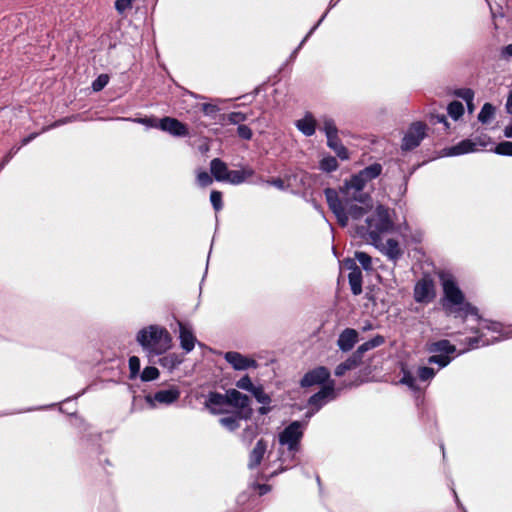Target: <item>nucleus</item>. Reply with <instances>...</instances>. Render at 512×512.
I'll use <instances>...</instances> for the list:
<instances>
[{"label":"nucleus","instance_id":"f257e3e1","mask_svg":"<svg viewBox=\"0 0 512 512\" xmlns=\"http://www.w3.org/2000/svg\"><path fill=\"white\" fill-rule=\"evenodd\" d=\"M329 208L341 226H346L349 217L359 219L373 208L370 194H325Z\"/></svg>","mask_w":512,"mask_h":512},{"label":"nucleus","instance_id":"f03ea898","mask_svg":"<svg viewBox=\"0 0 512 512\" xmlns=\"http://www.w3.org/2000/svg\"><path fill=\"white\" fill-rule=\"evenodd\" d=\"M443 288L442 307L448 316L465 319L468 315H477V308L466 301L455 277L446 271L439 273Z\"/></svg>","mask_w":512,"mask_h":512},{"label":"nucleus","instance_id":"7ed1b4c3","mask_svg":"<svg viewBox=\"0 0 512 512\" xmlns=\"http://www.w3.org/2000/svg\"><path fill=\"white\" fill-rule=\"evenodd\" d=\"M136 341L150 361L166 353L172 346V337L168 330L155 324L140 329L136 334Z\"/></svg>","mask_w":512,"mask_h":512},{"label":"nucleus","instance_id":"20e7f679","mask_svg":"<svg viewBox=\"0 0 512 512\" xmlns=\"http://www.w3.org/2000/svg\"><path fill=\"white\" fill-rule=\"evenodd\" d=\"M394 223L390 210L383 205H378L374 213L366 218L365 225L358 228L362 236L368 235L374 245H378L381 233L392 231Z\"/></svg>","mask_w":512,"mask_h":512},{"label":"nucleus","instance_id":"39448f33","mask_svg":"<svg viewBox=\"0 0 512 512\" xmlns=\"http://www.w3.org/2000/svg\"><path fill=\"white\" fill-rule=\"evenodd\" d=\"M210 170L217 180L232 184H239L251 175L250 171L229 170L227 165L218 158L211 161Z\"/></svg>","mask_w":512,"mask_h":512},{"label":"nucleus","instance_id":"423d86ee","mask_svg":"<svg viewBox=\"0 0 512 512\" xmlns=\"http://www.w3.org/2000/svg\"><path fill=\"white\" fill-rule=\"evenodd\" d=\"M304 423L293 421L279 434V443L287 446L288 450L295 453L299 450V444L303 437Z\"/></svg>","mask_w":512,"mask_h":512},{"label":"nucleus","instance_id":"0eeeda50","mask_svg":"<svg viewBox=\"0 0 512 512\" xmlns=\"http://www.w3.org/2000/svg\"><path fill=\"white\" fill-rule=\"evenodd\" d=\"M436 296L435 283L429 275H424L414 287V300L417 303H430Z\"/></svg>","mask_w":512,"mask_h":512},{"label":"nucleus","instance_id":"6e6552de","mask_svg":"<svg viewBox=\"0 0 512 512\" xmlns=\"http://www.w3.org/2000/svg\"><path fill=\"white\" fill-rule=\"evenodd\" d=\"M380 173L381 166L379 164L371 165L354 175L347 183V187L356 191L363 190L367 187V183L378 177Z\"/></svg>","mask_w":512,"mask_h":512},{"label":"nucleus","instance_id":"1a4fd4ad","mask_svg":"<svg viewBox=\"0 0 512 512\" xmlns=\"http://www.w3.org/2000/svg\"><path fill=\"white\" fill-rule=\"evenodd\" d=\"M425 130L426 126L423 123H413L403 138L402 149L408 151L416 148L425 137Z\"/></svg>","mask_w":512,"mask_h":512},{"label":"nucleus","instance_id":"9d476101","mask_svg":"<svg viewBox=\"0 0 512 512\" xmlns=\"http://www.w3.org/2000/svg\"><path fill=\"white\" fill-rule=\"evenodd\" d=\"M179 397L180 390L177 387H171L169 389L159 390L154 395H147L145 399L150 406L155 407V402L170 405L177 401Z\"/></svg>","mask_w":512,"mask_h":512},{"label":"nucleus","instance_id":"9b49d317","mask_svg":"<svg viewBox=\"0 0 512 512\" xmlns=\"http://www.w3.org/2000/svg\"><path fill=\"white\" fill-rule=\"evenodd\" d=\"M224 359L235 369L239 371L247 370L249 368H256L257 362L254 359L248 358L239 352L229 351L224 355Z\"/></svg>","mask_w":512,"mask_h":512},{"label":"nucleus","instance_id":"f8f14e48","mask_svg":"<svg viewBox=\"0 0 512 512\" xmlns=\"http://www.w3.org/2000/svg\"><path fill=\"white\" fill-rule=\"evenodd\" d=\"M205 406L210 413L217 415L227 413L229 403L226 394L212 392L209 394L208 399L205 402Z\"/></svg>","mask_w":512,"mask_h":512},{"label":"nucleus","instance_id":"ddd939ff","mask_svg":"<svg viewBox=\"0 0 512 512\" xmlns=\"http://www.w3.org/2000/svg\"><path fill=\"white\" fill-rule=\"evenodd\" d=\"M159 128L173 136L182 137L188 135V128L176 118L164 117L159 121Z\"/></svg>","mask_w":512,"mask_h":512},{"label":"nucleus","instance_id":"4468645a","mask_svg":"<svg viewBox=\"0 0 512 512\" xmlns=\"http://www.w3.org/2000/svg\"><path fill=\"white\" fill-rule=\"evenodd\" d=\"M334 397V384L329 383L324 385L321 390L309 398L308 404L311 407H315V410H319L323 405L327 403L329 399Z\"/></svg>","mask_w":512,"mask_h":512},{"label":"nucleus","instance_id":"2eb2a0df","mask_svg":"<svg viewBox=\"0 0 512 512\" xmlns=\"http://www.w3.org/2000/svg\"><path fill=\"white\" fill-rule=\"evenodd\" d=\"M346 266L350 270L348 280L351 291L354 295H359L362 293V271L353 260H348Z\"/></svg>","mask_w":512,"mask_h":512},{"label":"nucleus","instance_id":"dca6fc26","mask_svg":"<svg viewBox=\"0 0 512 512\" xmlns=\"http://www.w3.org/2000/svg\"><path fill=\"white\" fill-rule=\"evenodd\" d=\"M330 376V372L325 367H318L308 373L301 380V385L303 387H309L316 384L324 383L328 380Z\"/></svg>","mask_w":512,"mask_h":512},{"label":"nucleus","instance_id":"f3484780","mask_svg":"<svg viewBox=\"0 0 512 512\" xmlns=\"http://www.w3.org/2000/svg\"><path fill=\"white\" fill-rule=\"evenodd\" d=\"M178 325L180 346L186 353H189L195 347L196 337L194 336L193 331L190 327H188L182 322H179Z\"/></svg>","mask_w":512,"mask_h":512},{"label":"nucleus","instance_id":"a211bd4d","mask_svg":"<svg viewBox=\"0 0 512 512\" xmlns=\"http://www.w3.org/2000/svg\"><path fill=\"white\" fill-rule=\"evenodd\" d=\"M375 246L392 260H396L402 255L400 245L395 239H387L386 242H382L379 238L378 245Z\"/></svg>","mask_w":512,"mask_h":512},{"label":"nucleus","instance_id":"6ab92c4d","mask_svg":"<svg viewBox=\"0 0 512 512\" xmlns=\"http://www.w3.org/2000/svg\"><path fill=\"white\" fill-rule=\"evenodd\" d=\"M357 339L358 332L355 329L346 328L339 335L337 344L342 351L347 352L353 348V346L357 342Z\"/></svg>","mask_w":512,"mask_h":512},{"label":"nucleus","instance_id":"aec40b11","mask_svg":"<svg viewBox=\"0 0 512 512\" xmlns=\"http://www.w3.org/2000/svg\"><path fill=\"white\" fill-rule=\"evenodd\" d=\"M226 397L229 403V406L237 408L239 410H244L249 406V397L236 389H230L226 391Z\"/></svg>","mask_w":512,"mask_h":512},{"label":"nucleus","instance_id":"412c9836","mask_svg":"<svg viewBox=\"0 0 512 512\" xmlns=\"http://www.w3.org/2000/svg\"><path fill=\"white\" fill-rule=\"evenodd\" d=\"M266 449H267L266 442L263 439H260L256 443L255 447L253 448V450L250 453L249 462H248V467L250 469L257 467L261 463V461L264 457V454L266 452Z\"/></svg>","mask_w":512,"mask_h":512},{"label":"nucleus","instance_id":"4be33fe9","mask_svg":"<svg viewBox=\"0 0 512 512\" xmlns=\"http://www.w3.org/2000/svg\"><path fill=\"white\" fill-rule=\"evenodd\" d=\"M427 350L430 353L444 354L450 356L456 351V347L451 344L448 340H439L436 342L429 343Z\"/></svg>","mask_w":512,"mask_h":512},{"label":"nucleus","instance_id":"5701e85b","mask_svg":"<svg viewBox=\"0 0 512 512\" xmlns=\"http://www.w3.org/2000/svg\"><path fill=\"white\" fill-rule=\"evenodd\" d=\"M475 143L470 140H463L455 146L444 150L443 156H455L474 151Z\"/></svg>","mask_w":512,"mask_h":512},{"label":"nucleus","instance_id":"b1692460","mask_svg":"<svg viewBox=\"0 0 512 512\" xmlns=\"http://www.w3.org/2000/svg\"><path fill=\"white\" fill-rule=\"evenodd\" d=\"M296 127L306 136H312L315 133L316 120L311 113H306L304 118L297 120Z\"/></svg>","mask_w":512,"mask_h":512},{"label":"nucleus","instance_id":"393cba45","mask_svg":"<svg viewBox=\"0 0 512 512\" xmlns=\"http://www.w3.org/2000/svg\"><path fill=\"white\" fill-rule=\"evenodd\" d=\"M384 341L385 339L383 336L377 335L371 340L361 344L353 354L361 361L365 352L382 345Z\"/></svg>","mask_w":512,"mask_h":512},{"label":"nucleus","instance_id":"a878e982","mask_svg":"<svg viewBox=\"0 0 512 512\" xmlns=\"http://www.w3.org/2000/svg\"><path fill=\"white\" fill-rule=\"evenodd\" d=\"M360 360L353 354L346 361L340 363L335 369L336 376H343L347 371L355 369L359 364Z\"/></svg>","mask_w":512,"mask_h":512},{"label":"nucleus","instance_id":"bb28decb","mask_svg":"<svg viewBox=\"0 0 512 512\" xmlns=\"http://www.w3.org/2000/svg\"><path fill=\"white\" fill-rule=\"evenodd\" d=\"M327 145L332 150L335 151L337 156L342 160H347L349 158V153L347 149L342 145L340 139L337 137H332L331 139L327 140Z\"/></svg>","mask_w":512,"mask_h":512},{"label":"nucleus","instance_id":"cd10ccee","mask_svg":"<svg viewBox=\"0 0 512 512\" xmlns=\"http://www.w3.org/2000/svg\"><path fill=\"white\" fill-rule=\"evenodd\" d=\"M323 124V130L326 134L327 140L331 139L332 137H337L338 135V129L334 123V121L331 118L324 117L322 119Z\"/></svg>","mask_w":512,"mask_h":512},{"label":"nucleus","instance_id":"c85d7f7f","mask_svg":"<svg viewBox=\"0 0 512 512\" xmlns=\"http://www.w3.org/2000/svg\"><path fill=\"white\" fill-rule=\"evenodd\" d=\"M219 423L221 426L231 432L240 427L239 418L235 415L222 417L219 419Z\"/></svg>","mask_w":512,"mask_h":512},{"label":"nucleus","instance_id":"c756f323","mask_svg":"<svg viewBox=\"0 0 512 512\" xmlns=\"http://www.w3.org/2000/svg\"><path fill=\"white\" fill-rule=\"evenodd\" d=\"M452 361V357L444 354L432 355L428 358L429 364H437L440 368L446 367Z\"/></svg>","mask_w":512,"mask_h":512},{"label":"nucleus","instance_id":"7c9ffc66","mask_svg":"<svg viewBox=\"0 0 512 512\" xmlns=\"http://www.w3.org/2000/svg\"><path fill=\"white\" fill-rule=\"evenodd\" d=\"M495 109L490 103H485L478 115V119L482 123H487L494 115Z\"/></svg>","mask_w":512,"mask_h":512},{"label":"nucleus","instance_id":"2f4dec72","mask_svg":"<svg viewBox=\"0 0 512 512\" xmlns=\"http://www.w3.org/2000/svg\"><path fill=\"white\" fill-rule=\"evenodd\" d=\"M159 376V370L154 366L145 367L142 371L140 378L142 381H153Z\"/></svg>","mask_w":512,"mask_h":512},{"label":"nucleus","instance_id":"473e14b6","mask_svg":"<svg viewBox=\"0 0 512 512\" xmlns=\"http://www.w3.org/2000/svg\"><path fill=\"white\" fill-rule=\"evenodd\" d=\"M463 112L464 107L461 102L453 101L448 106V113L455 120L462 116Z\"/></svg>","mask_w":512,"mask_h":512},{"label":"nucleus","instance_id":"72a5a7b5","mask_svg":"<svg viewBox=\"0 0 512 512\" xmlns=\"http://www.w3.org/2000/svg\"><path fill=\"white\" fill-rule=\"evenodd\" d=\"M320 168L323 171L331 172L338 168V162H337L336 158H334L332 156H328L321 160Z\"/></svg>","mask_w":512,"mask_h":512},{"label":"nucleus","instance_id":"f704fd0d","mask_svg":"<svg viewBox=\"0 0 512 512\" xmlns=\"http://www.w3.org/2000/svg\"><path fill=\"white\" fill-rule=\"evenodd\" d=\"M399 382L412 390H418L416 378L409 371L403 370V376Z\"/></svg>","mask_w":512,"mask_h":512},{"label":"nucleus","instance_id":"c9c22d12","mask_svg":"<svg viewBox=\"0 0 512 512\" xmlns=\"http://www.w3.org/2000/svg\"><path fill=\"white\" fill-rule=\"evenodd\" d=\"M256 400L262 405H269L271 402V398L268 394L264 392L262 387H255V389L251 392Z\"/></svg>","mask_w":512,"mask_h":512},{"label":"nucleus","instance_id":"e433bc0d","mask_svg":"<svg viewBox=\"0 0 512 512\" xmlns=\"http://www.w3.org/2000/svg\"><path fill=\"white\" fill-rule=\"evenodd\" d=\"M355 259L361 264V266L365 270H370L372 268V259L365 252H356Z\"/></svg>","mask_w":512,"mask_h":512},{"label":"nucleus","instance_id":"4c0bfd02","mask_svg":"<svg viewBox=\"0 0 512 512\" xmlns=\"http://www.w3.org/2000/svg\"><path fill=\"white\" fill-rule=\"evenodd\" d=\"M417 375L421 381H429L434 378L435 370L430 367H419Z\"/></svg>","mask_w":512,"mask_h":512},{"label":"nucleus","instance_id":"58836bf2","mask_svg":"<svg viewBox=\"0 0 512 512\" xmlns=\"http://www.w3.org/2000/svg\"><path fill=\"white\" fill-rule=\"evenodd\" d=\"M236 387L245 391L252 392L256 386L253 385L250 377L245 375L236 382Z\"/></svg>","mask_w":512,"mask_h":512},{"label":"nucleus","instance_id":"ea45409f","mask_svg":"<svg viewBox=\"0 0 512 512\" xmlns=\"http://www.w3.org/2000/svg\"><path fill=\"white\" fill-rule=\"evenodd\" d=\"M223 119H227L230 124H239L247 119V116L241 112H232L228 115H222Z\"/></svg>","mask_w":512,"mask_h":512},{"label":"nucleus","instance_id":"a19ab883","mask_svg":"<svg viewBox=\"0 0 512 512\" xmlns=\"http://www.w3.org/2000/svg\"><path fill=\"white\" fill-rule=\"evenodd\" d=\"M476 317V319L482 323V327L485 328V329H488V330H492L494 332H499L500 331V323L498 322H491V321H488V320H485V319H482L479 314L477 313V315H474Z\"/></svg>","mask_w":512,"mask_h":512},{"label":"nucleus","instance_id":"79ce46f5","mask_svg":"<svg viewBox=\"0 0 512 512\" xmlns=\"http://www.w3.org/2000/svg\"><path fill=\"white\" fill-rule=\"evenodd\" d=\"M109 77L107 74H101L98 78L93 82L92 88L94 91L102 90L108 83Z\"/></svg>","mask_w":512,"mask_h":512},{"label":"nucleus","instance_id":"37998d69","mask_svg":"<svg viewBox=\"0 0 512 512\" xmlns=\"http://www.w3.org/2000/svg\"><path fill=\"white\" fill-rule=\"evenodd\" d=\"M129 369L131 377H136L140 371V359L137 356H131L129 358Z\"/></svg>","mask_w":512,"mask_h":512},{"label":"nucleus","instance_id":"c03bdc74","mask_svg":"<svg viewBox=\"0 0 512 512\" xmlns=\"http://www.w3.org/2000/svg\"><path fill=\"white\" fill-rule=\"evenodd\" d=\"M496 152H497L498 154H502V155H510V156H512V142L505 141V142L500 143V144L496 147Z\"/></svg>","mask_w":512,"mask_h":512},{"label":"nucleus","instance_id":"a18cd8bd","mask_svg":"<svg viewBox=\"0 0 512 512\" xmlns=\"http://www.w3.org/2000/svg\"><path fill=\"white\" fill-rule=\"evenodd\" d=\"M257 434V427L254 425L247 426L242 434L243 440L251 442Z\"/></svg>","mask_w":512,"mask_h":512},{"label":"nucleus","instance_id":"49530a36","mask_svg":"<svg viewBox=\"0 0 512 512\" xmlns=\"http://www.w3.org/2000/svg\"><path fill=\"white\" fill-rule=\"evenodd\" d=\"M237 133L239 137L243 139L250 140L252 138V131L246 125H239L237 128Z\"/></svg>","mask_w":512,"mask_h":512},{"label":"nucleus","instance_id":"de8ad7c7","mask_svg":"<svg viewBox=\"0 0 512 512\" xmlns=\"http://www.w3.org/2000/svg\"><path fill=\"white\" fill-rule=\"evenodd\" d=\"M210 201L215 211L222 209V194H210Z\"/></svg>","mask_w":512,"mask_h":512},{"label":"nucleus","instance_id":"09e8293b","mask_svg":"<svg viewBox=\"0 0 512 512\" xmlns=\"http://www.w3.org/2000/svg\"><path fill=\"white\" fill-rule=\"evenodd\" d=\"M133 0H117L115 7L119 13H123L126 9L130 8Z\"/></svg>","mask_w":512,"mask_h":512},{"label":"nucleus","instance_id":"8fccbe9b","mask_svg":"<svg viewBox=\"0 0 512 512\" xmlns=\"http://www.w3.org/2000/svg\"><path fill=\"white\" fill-rule=\"evenodd\" d=\"M458 95L463 98L467 104H470V102L473 100L474 93L470 89L462 90L458 93Z\"/></svg>","mask_w":512,"mask_h":512},{"label":"nucleus","instance_id":"3c124183","mask_svg":"<svg viewBox=\"0 0 512 512\" xmlns=\"http://www.w3.org/2000/svg\"><path fill=\"white\" fill-rule=\"evenodd\" d=\"M198 181L202 186H206L207 184L212 182L210 175L207 172H201L198 174Z\"/></svg>","mask_w":512,"mask_h":512},{"label":"nucleus","instance_id":"603ef678","mask_svg":"<svg viewBox=\"0 0 512 512\" xmlns=\"http://www.w3.org/2000/svg\"><path fill=\"white\" fill-rule=\"evenodd\" d=\"M202 111L206 115H212L213 113H216L218 111V108L215 105L205 103L202 105Z\"/></svg>","mask_w":512,"mask_h":512},{"label":"nucleus","instance_id":"864d4df0","mask_svg":"<svg viewBox=\"0 0 512 512\" xmlns=\"http://www.w3.org/2000/svg\"><path fill=\"white\" fill-rule=\"evenodd\" d=\"M466 343L469 346V348H476L480 343V337L467 338Z\"/></svg>","mask_w":512,"mask_h":512},{"label":"nucleus","instance_id":"5fc2aeb1","mask_svg":"<svg viewBox=\"0 0 512 512\" xmlns=\"http://www.w3.org/2000/svg\"><path fill=\"white\" fill-rule=\"evenodd\" d=\"M506 110L509 114H512V92H510L507 103H506Z\"/></svg>","mask_w":512,"mask_h":512},{"label":"nucleus","instance_id":"6e6d98bb","mask_svg":"<svg viewBox=\"0 0 512 512\" xmlns=\"http://www.w3.org/2000/svg\"><path fill=\"white\" fill-rule=\"evenodd\" d=\"M154 121H155V119H148V118L139 120L140 123L151 125L153 127H159V124L158 125L155 124Z\"/></svg>","mask_w":512,"mask_h":512},{"label":"nucleus","instance_id":"4d7b16f0","mask_svg":"<svg viewBox=\"0 0 512 512\" xmlns=\"http://www.w3.org/2000/svg\"><path fill=\"white\" fill-rule=\"evenodd\" d=\"M258 489H259V494L260 495H264V494H266V493H268L270 491V487L268 485H265V484L259 485Z\"/></svg>","mask_w":512,"mask_h":512},{"label":"nucleus","instance_id":"13d9d810","mask_svg":"<svg viewBox=\"0 0 512 512\" xmlns=\"http://www.w3.org/2000/svg\"><path fill=\"white\" fill-rule=\"evenodd\" d=\"M274 186H275V188H276V189H279V190H282V189H284V188H285V187H284V182H283V180H281V179H277V180H275V181H274Z\"/></svg>","mask_w":512,"mask_h":512},{"label":"nucleus","instance_id":"bf43d9fd","mask_svg":"<svg viewBox=\"0 0 512 512\" xmlns=\"http://www.w3.org/2000/svg\"><path fill=\"white\" fill-rule=\"evenodd\" d=\"M503 53L512 57V44L507 45L504 48Z\"/></svg>","mask_w":512,"mask_h":512},{"label":"nucleus","instance_id":"052dcab7","mask_svg":"<svg viewBox=\"0 0 512 512\" xmlns=\"http://www.w3.org/2000/svg\"><path fill=\"white\" fill-rule=\"evenodd\" d=\"M269 411H270V408L267 407L266 405H263L262 407L259 408V413L262 415L267 414Z\"/></svg>","mask_w":512,"mask_h":512},{"label":"nucleus","instance_id":"680f3d73","mask_svg":"<svg viewBox=\"0 0 512 512\" xmlns=\"http://www.w3.org/2000/svg\"><path fill=\"white\" fill-rule=\"evenodd\" d=\"M318 410H315V407H312L311 410H309L307 413H306V418H310L314 415L315 412H317Z\"/></svg>","mask_w":512,"mask_h":512},{"label":"nucleus","instance_id":"e2e57ef3","mask_svg":"<svg viewBox=\"0 0 512 512\" xmlns=\"http://www.w3.org/2000/svg\"><path fill=\"white\" fill-rule=\"evenodd\" d=\"M436 118H437V121H438V122L446 123V119H445V116H444V115L437 116Z\"/></svg>","mask_w":512,"mask_h":512},{"label":"nucleus","instance_id":"0e129e2a","mask_svg":"<svg viewBox=\"0 0 512 512\" xmlns=\"http://www.w3.org/2000/svg\"><path fill=\"white\" fill-rule=\"evenodd\" d=\"M364 330H369V329H372V325L371 324H368L366 326H364L363 328Z\"/></svg>","mask_w":512,"mask_h":512},{"label":"nucleus","instance_id":"69168bd1","mask_svg":"<svg viewBox=\"0 0 512 512\" xmlns=\"http://www.w3.org/2000/svg\"><path fill=\"white\" fill-rule=\"evenodd\" d=\"M468 107H469L470 111H472V110H473L472 101L470 102V104H468Z\"/></svg>","mask_w":512,"mask_h":512},{"label":"nucleus","instance_id":"338daca9","mask_svg":"<svg viewBox=\"0 0 512 512\" xmlns=\"http://www.w3.org/2000/svg\"><path fill=\"white\" fill-rule=\"evenodd\" d=\"M471 331L474 332V333H478L479 332V330L477 328L472 329Z\"/></svg>","mask_w":512,"mask_h":512}]
</instances>
